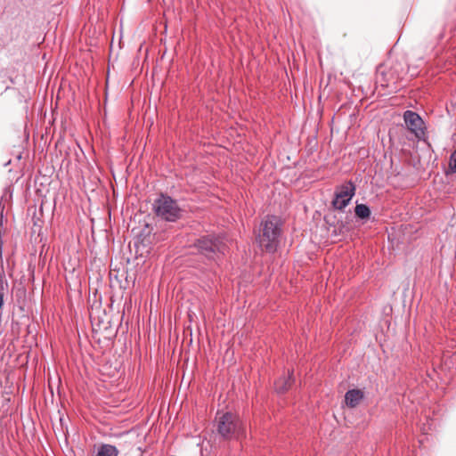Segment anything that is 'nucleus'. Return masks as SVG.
<instances>
[{
  "label": "nucleus",
  "mask_w": 456,
  "mask_h": 456,
  "mask_svg": "<svg viewBox=\"0 0 456 456\" xmlns=\"http://www.w3.org/2000/svg\"><path fill=\"white\" fill-rule=\"evenodd\" d=\"M449 167L452 173L456 172V150L450 156Z\"/></svg>",
  "instance_id": "11"
},
{
  "label": "nucleus",
  "mask_w": 456,
  "mask_h": 456,
  "mask_svg": "<svg viewBox=\"0 0 456 456\" xmlns=\"http://www.w3.org/2000/svg\"><path fill=\"white\" fill-rule=\"evenodd\" d=\"M153 208L156 215L167 222H175L182 216L181 208L169 196L161 195L155 200Z\"/></svg>",
  "instance_id": "3"
},
{
  "label": "nucleus",
  "mask_w": 456,
  "mask_h": 456,
  "mask_svg": "<svg viewBox=\"0 0 456 456\" xmlns=\"http://www.w3.org/2000/svg\"><path fill=\"white\" fill-rule=\"evenodd\" d=\"M363 396L364 394L361 389H350L345 395L346 404L350 408H354L360 404Z\"/></svg>",
  "instance_id": "7"
},
{
  "label": "nucleus",
  "mask_w": 456,
  "mask_h": 456,
  "mask_svg": "<svg viewBox=\"0 0 456 456\" xmlns=\"http://www.w3.org/2000/svg\"><path fill=\"white\" fill-rule=\"evenodd\" d=\"M3 305H4L3 294L0 293V309L2 308Z\"/></svg>",
  "instance_id": "13"
},
{
  "label": "nucleus",
  "mask_w": 456,
  "mask_h": 456,
  "mask_svg": "<svg viewBox=\"0 0 456 456\" xmlns=\"http://www.w3.org/2000/svg\"><path fill=\"white\" fill-rule=\"evenodd\" d=\"M216 428L218 435L225 440L240 439L246 435L242 421L232 412H217Z\"/></svg>",
  "instance_id": "1"
},
{
  "label": "nucleus",
  "mask_w": 456,
  "mask_h": 456,
  "mask_svg": "<svg viewBox=\"0 0 456 456\" xmlns=\"http://www.w3.org/2000/svg\"><path fill=\"white\" fill-rule=\"evenodd\" d=\"M194 245L199 252L208 258H214L217 253L224 254L225 249V246L221 240L212 235L198 239Z\"/></svg>",
  "instance_id": "4"
},
{
  "label": "nucleus",
  "mask_w": 456,
  "mask_h": 456,
  "mask_svg": "<svg viewBox=\"0 0 456 456\" xmlns=\"http://www.w3.org/2000/svg\"><path fill=\"white\" fill-rule=\"evenodd\" d=\"M4 289V273L0 268V290Z\"/></svg>",
  "instance_id": "12"
},
{
  "label": "nucleus",
  "mask_w": 456,
  "mask_h": 456,
  "mask_svg": "<svg viewBox=\"0 0 456 456\" xmlns=\"http://www.w3.org/2000/svg\"><path fill=\"white\" fill-rule=\"evenodd\" d=\"M293 381L292 372H289L288 376H283L278 379L274 383L276 392L279 394L287 392L291 387Z\"/></svg>",
  "instance_id": "8"
},
{
  "label": "nucleus",
  "mask_w": 456,
  "mask_h": 456,
  "mask_svg": "<svg viewBox=\"0 0 456 456\" xmlns=\"http://www.w3.org/2000/svg\"><path fill=\"white\" fill-rule=\"evenodd\" d=\"M281 227V222L277 216H268L262 223V230L257 237L260 247L269 252L275 251L279 243Z\"/></svg>",
  "instance_id": "2"
},
{
  "label": "nucleus",
  "mask_w": 456,
  "mask_h": 456,
  "mask_svg": "<svg viewBox=\"0 0 456 456\" xmlns=\"http://www.w3.org/2000/svg\"><path fill=\"white\" fill-rule=\"evenodd\" d=\"M354 212L355 215L361 219L368 218L370 215V210L365 204H357L354 208Z\"/></svg>",
  "instance_id": "10"
},
{
  "label": "nucleus",
  "mask_w": 456,
  "mask_h": 456,
  "mask_svg": "<svg viewBox=\"0 0 456 456\" xmlns=\"http://www.w3.org/2000/svg\"><path fill=\"white\" fill-rule=\"evenodd\" d=\"M403 119L407 128L418 139H421L425 135L424 122L420 116L411 110H406L403 114Z\"/></svg>",
  "instance_id": "6"
},
{
  "label": "nucleus",
  "mask_w": 456,
  "mask_h": 456,
  "mask_svg": "<svg viewBox=\"0 0 456 456\" xmlns=\"http://www.w3.org/2000/svg\"><path fill=\"white\" fill-rule=\"evenodd\" d=\"M355 193V186L348 181L336 189L335 198L332 200V205L336 209H344Z\"/></svg>",
  "instance_id": "5"
},
{
  "label": "nucleus",
  "mask_w": 456,
  "mask_h": 456,
  "mask_svg": "<svg viewBox=\"0 0 456 456\" xmlns=\"http://www.w3.org/2000/svg\"><path fill=\"white\" fill-rule=\"evenodd\" d=\"M118 449L111 444H102L96 456H118Z\"/></svg>",
  "instance_id": "9"
}]
</instances>
